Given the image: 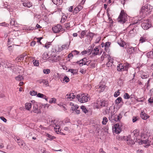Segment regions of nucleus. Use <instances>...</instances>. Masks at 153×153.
Instances as JSON below:
<instances>
[{
	"label": "nucleus",
	"instance_id": "1",
	"mask_svg": "<svg viewBox=\"0 0 153 153\" xmlns=\"http://www.w3.org/2000/svg\"><path fill=\"white\" fill-rule=\"evenodd\" d=\"M139 134L140 130L139 129H135L133 131L132 135L135 142L138 141L139 144L140 145L149 143L147 135L143 134L140 136Z\"/></svg>",
	"mask_w": 153,
	"mask_h": 153
},
{
	"label": "nucleus",
	"instance_id": "2",
	"mask_svg": "<svg viewBox=\"0 0 153 153\" xmlns=\"http://www.w3.org/2000/svg\"><path fill=\"white\" fill-rule=\"evenodd\" d=\"M131 67V65L127 62L120 63L118 65L117 69L118 71H128V69Z\"/></svg>",
	"mask_w": 153,
	"mask_h": 153
},
{
	"label": "nucleus",
	"instance_id": "3",
	"mask_svg": "<svg viewBox=\"0 0 153 153\" xmlns=\"http://www.w3.org/2000/svg\"><path fill=\"white\" fill-rule=\"evenodd\" d=\"M153 9L152 7L149 4H145L142 7L141 12L144 15L149 13L152 11Z\"/></svg>",
	"mask_w": 153,
	"mask_h": 153
},
{
	"label": "nucleus",
	"instance_id": "4",
	"mask_svg": "<svg viewBox=\"0 0 153 153\" xmlns=\"http://www.w3.org/2000/svg\"><path fill=\"white\" fill-rule=\"evenodd\" d=\"M88 95L87 94H84L81 95V96L78 95L76 96V98L80 102L82 103L88 101V99H89L90 97L87 96Z\"/></svg>",
	"mask_w": 153,
	"mask_h": 153
},
{
	"label": "nucleus",
	"instance_id": "5",
	"mask_svg": "<svg viewBox=\"0 0 153 153\" xmlns=\"http://www.w3.org/2000/svg\"><path fill=\"white\" fill-rule=\"evenodd\" d=\"M120 123H116L112 126V129L113 131L116 134H119L121 131L122 126L120 125Z\"/></svg>",
	"mask_w": 153,
	"mask_h": 153
},
{
	"label": "nucleus",
	"instance_id": "6",
	"mask_svg": "<svg viewBox=\"0 0 153 153\" xmlns=\"http://www.w3.org/2000/svg\"><path fill=\"white\" fill-rule=\"evenodd\" d=\"M126 14L124 13L123 10H121L118 19V22L121 23H124L126 21Z\"/></svg>",
	"mask_w": 153,
	"mask_h": 153
},
{
	"label": "nucleus",
	"instance_id": "7",
	"mask_svg": "<svg viewBox=\"0 0 153 153\" xmlns=\"http://www.w3.org/2000/svg\"><path fill=\"white\" fill-rule=\"evenodd\" d=\"M31 102L33 103V109L31 112L33 111L34 113H36L37 114L41 113L42 111L41 110H39V109L37 102H35L34 100L31 101Z\"/></svg>",
	"mask_w": 153,
	"mask_h": 153
},
{
	"label": "nucleus",
	"instance_id": "8",
	"mask_svg": "<svg viewBox=\"0 0 153 153\" xmlns=\"http://www.w3.org/2000/svg\"><path fill=\"white\" fill-rule=\"evenodd\" d=\"M51 58L52 62H57L58 61H61L62 56H57L55 54H51Z\"/></svg>",
	"mask_w": 153,
	"mask_h": 153
},
{
	"label": "nucleus",
	"instance_id": "9",
	"mask_svg": "<svg viewBox=\"0 0 153 153\" xmlns=\"http://www.w3.org/2000/svg\"><path fill=\"white\" fill-rule=\"evenodd\" d=\"M132 133L131 134L130 136L129 135L127 138V141H128V143L129 145L134 144L135 142L138 143V141L135 142V140H134V138L133 137V136L132 135Z\"/></svg>",
	"mask_w": 153,
	"mask_h": 153
},
{
	"label": "nucleus",
	"instance_id": "10",
	"mask_svg": "<svg viewBox=\"0 0 153 153\" xmlns=\"http://www.w3.org/2000/svg\"><path fill=\"white\" fill-rule=\"evenodd\" d=\"M134 19H135V20H134L133 22L132 23V24H130L128 26V27L129 28H133V29H134V27H133L131 26H133V25H134L135 24H137L141 20H139L138 19V17H136L134 18ZM135 27V26H134Z\"/></svg>",
	"mask_w": 153,
	"mask_h": 153
},
{
	"label": "nucleus",
	"instance_id": "11",
	"mask_svg": "<svg viewBox=\"0 0 153 153\" xmlns=\"http://www.w3.org/2000/svg\"><path fill=\"white\" fill-rule=\"evenodd\" d=\"M14 138L16 141V140L17 143H18L19 145L20 146H22L23 145L24 142L22 140L16 136L14 137Z\"/></svg>",
	"mask_w": 153,
	"mask_h": 153
},
{
	"label": "nucleus",
	"instance_id": "12",
	"mask_svg": "<svg viewBox=\"0 0 153 153\" xmlns=\"http://www.w3.org/2000/svg\"><path fill=\"white\" fill-rule=\"evenodd\" d=\"M152 25L149 24V23H143L141 25V26L143 29H149L152 27Z\"/></svg>",
	"mask_w": 153,
	"mask_h": 153
},
{
	"label": "nucleus",
	"instance_id": "13",
	"mask_svg": "<svg viewBox=\"0 0 153 153\" xmlns=\"http://www.w3.org/2000/svg\"><path fill=\"white\" fill-rule=\"evenodd\" d=\"M140 116L144 120H146L149 117V116L146 114L144 111L141 112L140 114Z\"/></svg>",
	"mask_w": 153,
	"mask_h": 153
},
{
	"label": "nucleus",
	"instance_id": "14",
	"mask_svg": "<svg viewBox=\"0 0 153 153\" xmlns=\"http://www.w3.org/2000/svg\"><path fill=\"white\" fill-rule=\"evenodd\" d=\"M123 112L120 113L117 116V118H114L113 119V120H114L115 122L120 121V120L123 117Z\"/></svg>",
	"mask_w": 153,
	"mask_h": 153
},
{
	"label": "nucleus",
	"instance_id": "15",
	"mask_svg": "<svg viewBox=\"0 0 153 153\" xmlns=\"http://www.w3.org/2000/svg\"><path fill=\"white\" fill-rule=\"evenodd\" d=\"M94 34V33L89 32V31H88L86 34V36L88 40L91 41L92 39Z\"/></svg>",
	"mask_w": 153,
	"mask_h": 153
},
{
	"label": "nucleus",
	"instance_id": "16",
	"mask_svg": "<svg viewBox=\"0 0 153 153\" xmlns=\"http://www.w3.org/2000/svg\"><path fill=\"white\" fill-rule=\"evenodd\" d=\"M38 81L40 84L43 83L44 84L46 85V86L49 85L48 82L46 79H39Z\"/></svg>",
	"mask_w": 153,
	"mask_h": 153
},
{
	"label": "nucleus",
	"instance_id": "17",
	"mask_svg": "<svg viewBox=\"0 0 153 153\" xmlns=\"http://www.w3.org/2000/svg\"><path fill=\"white\" fill-rule=\"evenodd\" d=\"M22 4L24 7L28 8H30L32 6V3L28 1L25 3H22Z\"/></svg>",
	"mask_w": 153,
	"mask_h": 153
},
{
	"label": "nucleus",
	"instance_id": "18",
	"mask_svg": "<svg viewBox=\"0 0 153 153\" xmlns=\"http://www.w3.org/2000/svg\"><path fill=\"white\" fill-rule=\"evenodd\" d=\"M99 49L97 47V46L96 47L91 53L92 55H97L99 54Z\"/></svg>",
	"mask_w": 153,
	"mask_h": 153
},
{
	"label": "nucleus",
	"instance_id": "19",
	"mask_svg": "<svg viewBox=\"0 0 153 153\" xmlns=\"http://www.w3.org/2000/svg\"><path fill=\"white\" fill-rule=\"evenodd\" d=\"M51 32H53L54 33H59L62 31L63 33L65 31V29H51Z\"/></svg>",
	"mask_w": 153,
	"mask_h": 153
},
{
	"label": "nucleus",
	"instance_id": "20",
	"mask_svg": "<svg viewBox=\"0 0 153 153\" xmlns=\"http://www.w3.org/2000/svg\"><path fill=\"white\" fill-rule=\"evenodd\" d=\"M146 56L148 58L153 59V49L152 51L147 53Z\"/></svg>",
	"mask_w": 153,
	"mask_h": 153
},
{
	"label": "nucleus",
	"instance_id": "21",
	"mask_svg": "<svg viewBox=\"0 0 153 153\" xmlns=\"http://www.w3.org/2000/svg\"><path fill=\"white\" fill-rule=\"evenodd\" d=\"M66 96H67L68 99H69L70 100L75 98L76 97L75 95L73 93H70L69 94H67Z\"/></svg>",
	"mask_w": 153,
	"mask_h": 153
},
{
	"label": "nucleus",
	"instance_id": "22",
	"mask_svg": "<svg viewBox=\"0 0 153 153\" xmlns=\"http://www.w3.org/2000/svg\"><path fill=\"white\" fill-rule=\"evenodd\" d=\"M52 2L57 5L61 4L62 3V0H52Z\"/></svg>",
	"mask_w": 153,
	"mask_h": 153
},
{
	"label": "nucleus",
	"instance_id": "23",
	"mask_svg": "<svg viewBox=\"0 0 153 153\" xmlns=\"http://www.w3.org/2000/svg\"><path fill=\"white\" fill-rule=\"evenodd\" d=\"M115 102L116 104H118L121 102L123 103H124L123 102V101L122 98L121 97H118L115 100Z\"/></svg>",
	"mask_w": 153,
	"mask_h": 153
},
{
	"label": "nucleus",
	"instance_id": "24",
	"mask_svg": "<svg viewBox=\"0 0 153 153\" xmlns=\"http://www.w3.org/2000/svg\"><path fill=\"white\" fill-rule=\"evenodd\" d=\"M100 105L102 107L107 106L108 105L107 102L105 100H102L100 101Z\"/></svg>",
	"mask_w": 153,
	"mask_h": 153
},
{
	"label": "nucleus",
	"instance_id": "25",
	"mask_svg": "<svg viewBox=\"0 0 153 153\" xmlns=\"http://www.w3.org/2000/svg\"><path fill=\"white\" fill-rule=\"evenodd\" d=\"M32 106V104L30 102H27L25 104V107L27 110H29Z\"/></svg>",
	"mask_w": 153,
	"mask_h": 153
},
{
	"label": "nucleus",
	"instance_id": "26",
	"mask_svg": "<svg viewBox=\"0 0 153 153\" xmlns=\"http://www.w3.org/2000/svg\"><path fill=\"white\" fill-rule=\"evenodd\" d=\"M67 18V15H65L64 13H62L61 20L60 22L62 23H64L65 22Z\"/></svg>",
	"mask_w": 153,
	"mask_h": 153
},
{
	"label": "nucleus",
	"instance_id": "27",
	"mask_svg": "<svg viewBox=\"0 0 153 153\" xmlns=\"http://www.w3.org/2000/svg\"><path fill=\"white\" fill-rule=\"evenodd\" d=\"M88 32V30L86 31V30L82 31L81 33V36H80V38L82 39L83 38L85 35H86Z\"/></svg>",
	"mask_w": 153,
	"mask_h": 153
},
{
	"label": "nucleus",
	"instance_id": "28",
	"mask_svg": "<svg viewBox=\"0 0 153 153\" xmlns=\"http://www.w3.org/2000/svg\"><path fill=\"white\" fill-rule=\"evenodd\" d=\"M95 60H91L90 66L91 68H94L95 67Z\"/></svg>",
	"mask_w": 153,
	"mask_h": 153
},
{
	"label": "nucleus",
	"instance_id": "29",
	"mask_svg": "<svg viewBox=\"0 0 153 153\" xmlns=\"http://www.w3.org/2000/svg\"><path fill=\"white\" fill-rule=\"evenodd\" d=\"M127 51V52L130 54H131L134 53L132 49V47H130L128 48Z\"/></svg>",
	"mask_w": 153,
	"mask_h": 153
},
{
	"label": "nucleus",
	"instance_id": "30",
	"mask_svg": "<svg viewBox=\"0 0 153 153\" xmlns=\"http://www.w3.org/2000/svg\"><path fill=\"white\" fill-rule=\"evenodd\" d=\"M46 136L48 138V139L50 140H51L53 139L56 138V137H55L53 136L48 133L46 134Z\"/></svg>",
	"mask_w": 153,
	"mask_h": 153
},
{
	"label": "nucleus",
	"instance_id": "31",
	"mask_svg": "<svg viewBox=\"0 0 153 153\" xmlns=\"http://www.w3.org/2000/svg\"><path fill=\"white\" fill-rule=\"evenodd\" d=\"M108 121V119L105 117H103L102 121V124L103 125H105Z\"/></svg>",
	"mask_w": 153,
	"mask_h": 153
},
{
	"label": "nucleus",
	"instance_id": "32",
	"mask_svg": "<svg viewBox=\"0 0 153 153\" xmlns=\"http://www.w3.org/2000/svg\"><path fill=\"white\" fill-rule=\"evenodd\" d=\"M15 79L16 80L20 81L23 79V78L22 76L19 75L15 77Z\"/></svg>",
	"mask_w": 153,
	"mask_h": 153
},
{
	"label": "nucleus",
	"instance_id": "33",
	"mask_svg": "<svg viewBox=\"0 0 153 153\" xmlns=\"http://www.w3.org/2000/svg\"><path fill=\"white\" fill-rule=\"evenodd\" d=\"M70 42H71L69 41V44H68V43H67V44H65L64 45H63L62 46V48H63V49H68Z\"/></svg>",
	"mask_w": 153,
	"mask_h": 153
},
{
	"label": "nucleus",
	"instance_id": "34",
	"mask_svg": "<svg viewBox=\"0 0 153 153\" xmlns=\"http://www.w3.org/2000/svg\"><path fill=\"white\" fill-rule=\"evenodd\" d=\"M81 108L82 109V111L85 114L88 111L85 106H81Z\"/></svg>",
	"mask_w": 153,
	"mask_h": 153
},
{
	"label": "nucleus",
	"instance_id": "35",
	"mask_svg": "<svg viewBox=\"0 0 153 153\" xmlns=\"http://www.w3.org/2000/svg\"><path fill=\"white\" fill-rule=\"evenodd\" d=\"M37 97L43 99L44 97H45V95L42 93H37Z\"/></svg>",
	"mask_w": 153,
	"mask_h": 153
},
{
	"label": "nucleus",
	"instance_id": "36",
	"mask_svg": "<svg viewBox=\"0 0 153 153\" xmlns=\"http://www.w3.org/2000/svg\"><path fill=\"white\" fill-rule=\"evenodd\" d=\"M111 44V42H105L104 45L105 50H106L107 48V49H108V48Z\"/></svg>",
	"mask_w": 153,
	"mask_h": 153
},
{
	"label": "nucleus",
	"instance_id": "37",
	"mask_svg": "<svg viewBox=\"0 0 153 153\" xmlns=\"http://www.w3.org/2000/svg\"><path fill=\"white\" fill-rule=\"evenodd\" d=\"M123 98L125 99H128L130 98V96L127 93H126L123 95Z\"/></svg>",
	"mask_w": 153,
	"mask_h": 153
},
{
	"label": "nucleus",
	"instance_id": "38",
	"mask_svg": "<svg viewBox=\"0 0 153 153\" xmlns=\"http://www.w3.org/2000/svg\"><path fill=\"white\" fill-rule=\"evenodd\" d=\"M33 63L34 65L36 66H38L39 65V60H34L33 61Z\"/></svg>",
	"mask_w": 153,
	"mask_h": 153
},
{
	"label": "nucleus",
	"instance_id": "39",
	"mask_svg": "<svg viewBox=\"0 0 153 153\" xmlns=\"http://www.w3.org/2000/svg\"><path fill=\"white\" fill-rule=\"evenodd\" d=\"M76 70L73 69H69L68 70V72H71L73 74H77V72L76 71Z\"/></svg>",
	"mask_w": 153,
	"mask_h": 153
},
{
	"label": "nucleus",
	"instance_id": "40",
	"mask_svg": "<svg viewBox=\"0 0 153 153\" xmlns=\"http://www.w3.org/2000/svg\"><path fill=\"white\" fill-rule=\"evenodd\" d=\"M30 94L31 96H36L37 94V91H31L30 92Z\"/></svg>",
	"mask_w": 153,
	"mask_h": 153
},
{
	"label": "nucleus",
	"instance_id": "41",
	"mask_svg": "<svg viewBox=\"0 0 153 153\" xmlns=\"http://www.w3.org/2000/svg\"><path fill=\"white\" fill-rule=\"evenodd\" d=\"M105 86L104 85H101L99 86V88L101 89V91H103L105 89Z\"/></svg>",
	"mask_w": 153,
	"mask_h": 153
},
{
	"label": "nucleus",
	"instance_id": "42",
	"mask_svg": "<svg viewBox=\"0 0 153 153\" xmlns=\"http://www.w3.org/2000/svg\"><path fill=\"white\" fill-rule=\"evenodd\" d=\"M24 58L21 55H20L19 56H18L16 58V60L18 61H19L23 60L24 59Z\"/></svg>",
	"mask_w": 153,
	"mask_h": 153
},
{
	"label": "nucleus",
	"instance_id": "43",
	"mask_svg": "<svg viewBox=\"0 0 153 153\" xmlns=\"http://www.w3.org/2000/svg\"><path fill=\"white\" fill-rule=\"evenodd\" d=\"M56 102V99L54 98H51L49 101L50 103H55Z\"/></svg>",
	"mask_w": 153,
	"mask_h": 153
},
{
	"label": "nucleus",
	"instance_id": "44",
	"mask_svg": "<svg viewBox=\"0 0 153 153\" xmlns=\"http://www.w3.org/2000/svg\"><path fill=\"white\" fill-rule=\"evenodd\" d=\"M48 54L47 53H44L42 55V58L44 59H48Z\"/></svg>",
	"mask_w": 153,
	"mask_h": 153
},
{
	"label": "nucleus",
	"instance_id": "45",
	"mask_svg": "<svg viewBox=\"0 0 153 153\" xmlns=\"http://www.w3.org/2000/svg\"><path fill=\"white\" fill-rule=\"evenodd\" d=\"M52 29H62V26L60 24H57L55 25L54 27H52Z\"/></svg>",
	"mask_w": 153,
	"mask_h": 153
},
{
	"label": "nucleus",
	"instance_id": "46",
	"mask_svg": "<svg viewBox=\"0 0 153 153\" xmlns=\"http://www.w3.org/2000/svg\"><path fill=\"white\" fill-rule=\"evenodd\" d=\"M43 72L44 74H48L50 72V70L49 69H44L43 70Z\"/></svg>",
	"mask_w": 153,
	"mask_h": 153
},
{
	"label": "nucleus",
	"instance_id": "47",
	"mask_svg": "<svg viewBox=\"0 0 153 153\" xmlns=\"http://www.w3.org/2000/svg\"><path fill=\"white\" fill-rule=\"evenodd\" d=\"M63 80L66 83H67L69 82L70 80L68 76H65L63 78Z\"/></svg>",
	"mask_w": 153,
	"mask_h": 153
},
{
	"label": "nucleus",
	"instance_id": "48",
	"mask_svg": "<svg viewBox=\"0 0 153 153\" xmlns=\"http://www.w3.org/2000/svg\"><path fill=\"white\" fill-rule=\"evenodd\" d=\"M13 67V65L9 63H7L5 65V67L7 68H11Z\"/></svg>",
	"mask_w": 153,
	"mask_h": 153
},
{
	"label": "nucleus",
	"instance_id": "49",
	"mask_svg": "<svg viewBox=\"0 0 153 153\" xmlns=\"http://www.w3.org/2000/svg\"><path fill=\"white\" fill-rule=\"evenodd\" d=\"M119 90H118L117 91H115L114 94V97H117L120 94V92Z\"/></svg>",
	"mask_w": 153,
	"mask_h": 153
},
{
	"label": "nucleus",
	"instance_id": "50",
	"mask_svg": "<svg viewBox=\"0 0 153 153\" xmlns=\"http://www.w3.org/2000/svg\"><path fill=\"white\" fill-rule=\"evenodd\" d=\"M79 11V9H78L76 7L74 9V10H73V13L74 14H75L78 12Z\"/></svg>",
	"mask_w": 153,
	"mask_h": 153
},
{
	"label": "nucleus",
	"instance_id": "51",
	"mask_svg": "<svg viewBox=\"0 0 153 153\" xmlns=\"http://www.w3.org/2000/svg\"><path fill=\"white\" fill-rule=\"evenodd\" d=\"M51 42H48L46 43L45 45V47L47 49H48L49 47V45H51Z\"/></svg>",
	"mask_w": 153,
	"mask_h": 153
},
{
	"label": "nucleus",
	"instance_id": "52",
	"mask_svg": "<svg viewBox=\"0 0 153 153\" xmlns=\"http://www.w3.org/2000/svg\"><path fill=\"white\" fill-rule=\"evenodd\" d=\"M72 53L73 54V55H78L79 53V52L76 51V50H75L71 51Z\"/></svg>",
	"mask_w": 153,
	"mask_h": 153
},
{
	"label": "nucleus",
	"instance_id": "53",
	"mask_svg": "<svg viewBox=\"0 0 153 153\" xmlns=\"http://www.w3.org/2000/svg\"><path fill=\"white\" fill-rule=\"evenodd\" d=\"M41 152L42 153H50V152L46 150L45 148H43L41 150Z\"/></svg>",
	"mask_w": 153,
	"mask_h": 153
},
{
	"label": "nucleus",
	"instance_id": "54",
	"mask_svg": "<svg viewBox=\"0 0 153 153\" xmlns=\"http://www.w3.org/2000/svg\"><path fill=\"white\" fill-rule=\"evenodd\" d=\"M146 40V38L143 37L142 36L140 38V42L143 43V42H145Z\"/></svg>",
	"mask_w": 153,
	"mask_h": 153
},
{
	"label": "nucleus",
	"instance_id": "55",
	"mask_svg": "<svg viewBox=\"0 0 153 153\" xmlns=\"http://www.w3.org/2000/svg\"><path fill=\"white\" fill-rule=\"evenodd\" d=\"M89 61H88V62H81V63L80 64V66L81 67L83 65H87V63L89 62Z\"/></svg>",
	"mask_w": 153,
	"mask_h": 153
},
{
	"label": "nucleus",
	"instance_id": "56",
	"mask_svg": "<svg viewBox=\"0 0 153 153\" xmlns=\"http://www.w3.org/2000/svg\"><path fill=\"white\" fill-rule=\"evenodd\" d=\"M37 105H38L39 109V110H41V109L43 107V104L39 103L37 104Z\"/></svg>",
	"mask_w": 153,
	"mask_h": 153
},
{
	"label": "nucleus",
	"instance_id": "57",
	"mask_svg": "<svg viewBox=\"0 0 153 153\" xmlns=\"http://www.w3.org/2000/svg\"><path fill=\"white\" fill-rule=\"evenodd\" d=\"M138 120V119L137 117H133L132 118V122L133 123L135 122Z\"/></svg>",
	"mask_w": 153,
	"mask_h": 153
},
{
	"label": "nucleus",
	"instance_id": "58",
	"mask_svg": "<svg viewBox=\"0 0 153 153\" xmlns=\"http://www.w3.org/2000/svg\"><path fill=\"white\" fill-rule=\"evenodd\" d=\"M107 56H108V55L107 54H106L105 52H104L103 53L101 56V58H103L104 59V58L106 57Z\"/></svg>",
	"mask_w": 153,
	"mask_h": 153
},
{
	"label": "nucleus",
	"instance_id": "59",
	"mask_svg": "<svg viewBox=\"0 0 153 153\" xmlns=\"http://www.w3.org/2000/svg\"><path fill=\"white\" fill-rule=\"evenodd\" d=\"M0 119L3 121L4 122H7V119L5 118L3 116H1L0 117Z\"/></svg>",
	"mask_w": 153,
	"mask_h": 153
},
{
	"label": "nucleus",
	"instance_id": "60",
	"mask_svg": "<svg viewBox=\"0 0 153 153\" xmlns=\"http://www.w3.org/2000/svg\"><path fill=\"white\" fill-rule=\"evenodd\" d=\"M57 52V50L56 49H53L51 51V54H55L54 53Z\"/></svg>",
	"mask_w": 153,
	"mask_h": 153
},
{
	"label": "nucleus",
	"instance_id": "61",
	"mask_svg": "<svg viewBox=\"0 0 153 153\" xmlns=\"http://www.w3.org/2000/svg\"><path fill=\"white\" fill-rule=\"evenodd\" d=\"M42 39V37L37 38V42L39 43L40 45L42 44V43L41 42V40Z\"/></svg>",
	"mask_w": 153,
	"mask_h": 153
},
{
	"label": "nucleus",
	"instance_id": "62",
	"mask_svg": "<svg viewBox=\"0 0 153 153\" xmlns=\"http://www.w3.org/2000/svg\"><path fill=\"white\" fill-rule=\"evenodd\" d=\"M80 72L82 74H84L86 73V70L84 69H81L80 70Z\"/></svg>",
	"mask_w": 153,
	"mask_h": 153
},
{
	"label": "nucleus",
	"instance_id": "63",
	"mask_svg": "<svg viewBox=\"0 0 153 153\" xmlns=\"http://www.w3.org/2000/svg\"><path fill=\"white\" fill-rule=\"evenodd\" d=\"M73 57V55L72 52H71V53H70L68 54V58H72Z\"/></svg>",
	"mask_w": 153,
	"mask_h": 153
},
{
	"label": "nucleus",
	"instance_id": "64",
	"mask_svg": "<svg viewBox=\"0 0 153 153\" xmlns=\"http://www.w3.org/2000/svg\"><path fill=\"white\" fill-rule=\"evenodd\" d=\"M148 101L149 103H153V97L152 98H150L148 100Z\"/></svg>",
	"mask_w": 153,
	"mask_h": 153
}]
</instances>
